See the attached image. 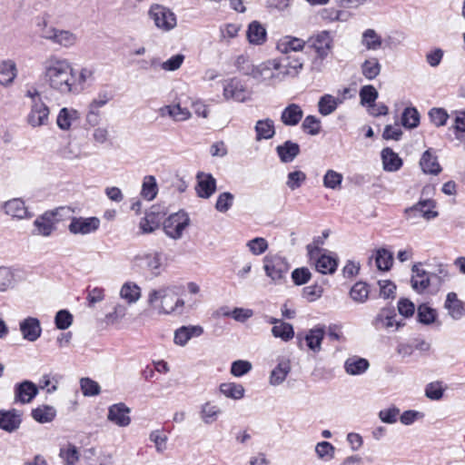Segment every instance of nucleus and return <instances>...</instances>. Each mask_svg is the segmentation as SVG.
<instances>
[{
    "mask_svg": "<svg viewBox=\"0 0 465 465\" xmlns=\"http://www.w3.org/2000/svg\"><path fill=\"white\" fill-rule=\"evenodd\" d=\"M303 116V111L296 104H289L282 113L281 120L285 125H297Z\"/></svg>",
    "mask_w": 465,
    "mask_h": 465,
    "instance_id": "25",
    "label": "nucleus"
},
{
    "mask_svg": "<svg viewBox=\"0 0 465 465\" xmlns=\"http://www.w3.org/2000/svg\"><path fill=\"white\" fill-rule=\"evenodd\" d=\"M44 77L48 85L62 94L74 92V68L66 60L50 55L43 63Z\"/></svg>",
    "mask_w": 465,
    "mask_h": 465,
    "instance_id": "1",
    "label": "nucleus"
},
{
    "mask_svg": "<svg viewBox=\"0 0 465 465\" xmlns=\"http://www.w3.org/2000/svg\"><path fill=\"white\" fill-rule=\"evenodd\" d=\"M435 207V202L432 200H421L409 209V212H420L426 220H430L438 216V212L432 211Z\"/></svg>",
    "mask_w": 465,
    "mask_h": 465,
    "instance_id": "33",
    "label": "nucleus"
},
{
    "mask_svg": "<svg viewBox=\"0 0 465 465\" xmlns=\"http://www.w3.org/2000/svg\"><path fill=\"white\" fill-rule=\"evenodd\" d=\"M420 165L425 173L439 174L441 172V167L438 163L436 156L432 155L430 150L423 153Z\"/></svg>",
    "mask_w": 465,
    "mask_h": 465,
    "instance_id": "29",
    "label": "nucleus"
},
{
    "mask_svg": "<svg viewBox=\"0 0 465 465\" xmlns=\"http://www.w3.org/2000/svg\"><path fill=\"white\" fill-rule=\"evenodd\" d=\"M37 393L38 388L34 382L24 381L15 386V401L22 404L29 403Z\"/></svg>",
    "mask_w": 465,
    "mask_h": 465,
    "instance_id": "12",
    "label": "nucleus"
},
{
    "mask_svg": "<svg viewBox=\"0 0 465 465\" xmlns=\"http://www.w3.org/2000/svg\"><path fill=\"white\" fill-rule=\"evenodd\" d=\"M272 69H274V64H272V60H268L258 65H254L250 76L258 82H262L266 79L274 77V74L272 72Z\"/></svg>",
    "mask_w": 465,
    "mask_h": 465,
    "instance_id": "35",
    "label": "nucleus"
},
{
    "mask_svg": "<svg viewBox=\"0 0 465 465\" xmlns=\"http://www.w3.org/2000/svg\"><path fill=\"white\" fill-rule=\"evenodd\" d=\"M276 152L282 163H292L300 153V145L292 141H286L276 147Z\"/></svg>",
    "mask_w": 465,
    "mask_h": 465,
    "instance_id": "19",
    "label": "nucleus"
},
{
    "mask_svg": "<svg viewBox=\"0 0 465 465\" xmlns=\"http://www.w3.org/2000/svg\"><path fill=\"white\" fill-rule=\"evenodd\" d=\"M196 193L201 198L208 199L216 190V180L210 173H198Z\"/></svg>",
    "mask_w": 465,
    "mask_h": 465,
    "instance_id": "14",
    "label": "nucleus"
},
{
    "mask_svg": "<svg viewBox=\"0 0 465 465\" xmlns=\"http://www.w3.org/2000/svg\"><path fill=\"white\" fill-rule=\"evenodd\" d=\"M252 370V363L248 361L237 360L232 363L231 373L235 377H241Z\"/></svg>",
    "mask_w": 465,
    "mask_h": 465,
    "instance_id": "60",
    "label": "nucleus"
},
{
    "mask_svg": "<svg viewBox=\"0 0 465 465\" xmlns=\"http://www.w3.org/2000/svg\"><path fill=\"white\" fill-rule=\"evenodd\" d=\"M420 123V114L414 107H407L404 109L401 116V124L406 128H415Z\"/></svg>",
    "mask_w": 465,
    "mask_h": 465,
    "instance_id": "46",
    "label": "nucleus"
},
{
    "mask_svg": "<svg viewBox=\"0 0 465 465\" xmlns=\"http://www.w3.org/2000/svg\"><path fill=\"white\" fill-rule=\"evenodd\" d=\"M48 116V106L41 99H37L32 104L31 111L27 116V122L33 127H39L47 124Z\"/></svg>",
    "mask_w": 465,
    "mask_h": 465,
    "instance_id": "10",
    "label": "nucleus"
},
{
    "mask_svg": "<svg viewBox=\"0 0 465 465\" xmlns=\"http://www.w3.org/2000/svg\"><path fill=\"white\" fill-rule=\"evenodd\" d=\"M120 295L129 303H134L140 299L141 289L137 284L134 282H125L121 288Z\"/></svg>",
    "mask_w": 465,
    "mask_h": 465,
    "instance_id": "42",
    "label": "nucleus"
},
{
    "mask_svg": "<svg viewBox=\"0 0 465 465\" xmlns=\"http://www.w3.org/2000/svg\"><path fill=\"white\" fill-rule=\"evenodd\" d=\"M247 37L251 44L262 45L266 40V30L257 21H253L249 25Z\"/></svg>",
    "mask_w": 465,
    "mask_h": 465,
    "instance_id": "31",
    "label": "nucleus"
},
{
    "mask_svg": "<svg viewBox=\"0 0 465 465\" xmlns=\"http://www.w3.org/2000/svg\"><path fill=\"white\" fill-rule=\"evenodd\" d=\"M141 193L149 201L153 200L156 196L157 183L153 176L149 175L144 178Z\"/></svg>",
    "mask_w": 465,
    "mask_h": 465,
    "instance_id": "50",
    "label": "nucleus"
},
{
    "mask_svg": "<svg viewBox=\"0 0 465 465\" xmlns=\"http://www.w3.org/2000/svg\"><path fill=\"white\" fill-rule=\"evenodd\" d=\"M203 332L201 326H183L174 332V343L184 346L192 337H198Z\"/></svg>",
    "mask_w": 465,
    "mask_h": 465,
    "instance_id": "21",
    "label": "nucleus"
},
{
    "mask_svg": "<svg viewBox=\"0 0 465 465\" xmlns=\"http://www.w3.org/2000/svg\"><path fill=\"white\" fill-rule=\"evenodd\" d=\"M306 46V41L291 35L282 37L277 44V49L282 54L302 51Z\"/></svg>",
    "mask_w": 465,
    "mask_h": 465,
    "instance_id": "20",
    "label": "nucleus"
},
{
    "mask_svg": "<svg viewBox=\"0 0 465 465\" xmlns=\"http://www.w3.org/2000/svg\"><path fill=\"white\" fill-rule=\"evenodd\" d=\"M257 142L272 139L275 134L274 122L270 119H262L256 122L254 126Z\"/></svg>",
    "mask_w": 465,
    "mask_h": 465,
    "instance_id": "23",
    "label": "nucleus"
},
{
    "mask_svg": "<svg viewBox=\"0 0 465 465\" xmlns=\"http://www.w3.org/2000/svg\"><path fill=\"white\" fill-rule=\"evenodd\" d=\"M21 415L15 411H0V428L12 432L17 430L21 424Z\"/></svg>",
    "mask_w": 465,
    "mask_h": 465,
    "instance_id": "18",
    "label": "nucleus"
},
{
    "mask_svg": "<svg viewBox=\"0 0 465 465\" xmlns=\"http://www.w3.org/2000/svg\"><path fill=\"white\" fill-rule=\"evenodd\" d=\"M60 457L64 460V465H74L79 460V453L76 447L68 444L60 450Z\"/></svg>",
    "mask_w": 465,
    "mask_h": 465,
    "instance_id": "51",
    "label": "nucleus"
},
{
    "mask_svg": "<svg viewBox=\"0 0 465 465\" xmlns=\"http://www.w3.org/2000/svg\"><path fill=\"white\" fill-rule=\"evenodd\" d=\"M350 295L355 302H365L369 296V289L367 284L361 282L355 283L351 289Z\"/></svg>",
    "mask_w": 465,
    "mask_h": 465,
    "instance_id": "53",
    "label": "nucleus"
},
{
    "mask_svg": "<svg viewBox=\"0 0 465 465\" xmlns=\"http://www.w3.org/2000/svg\"><path fill=\"white\" fill-rule=\"evenodd\" d=\"M312 277V273L308 268H297L292 272V279L296 285L307 283Z\"/></svg>",
    "mask_w": 465,
    "mask_h": 465,
    "instance_id": "63",
    "label": "nucleus"
},
{
    "mask_svg": "<svg viewBox=\"0 0 465 465\" xmlns=\"http://www.w3.org/2000/svg\"><path fill=\"white\" fill-rule=\"evenodd\" d=\"M341 182L342 175L333 170H328L323 177V185L332 190L340 188Z\"/></svg>",
    "mask_w": 465,
    "mask_h": 465,
    "instance_id": "56",
    "label": "nucleus"
},
{
    "mask_svg": "<svg viewBox=\"0 0 465 465\" xmlns=\"http://www.w3.org/2000/svg\"><path fill=\"white\" fill-rule=\"evenodd\" d=\"M161 115H169L174 121H185L191 117V113L186 108H182L179 104L165 105L161 108Z\"/></svg>",
    "mask_w": 465,
    "mask_h": 465,
    "instance_id": "37",
    "label": "nucleus"
},
{
    "mask_svg": "<svg viewBox=\"0 0 465 465\" xmlns=\"http://www.w3.org/2000/svg\"><path fill=\"white\" fill-rule=\"evenodd\" d=\"M396 313L393 309H382L376 316L374 323L377 327L391 328L396 326V329L404 325L402 322L395 321Z\"/></svg>",
    "mask_w": 465,
    "mask_h": 465,
    "instance_id": "24",
    "label": "nucleus"
},
{
    "mask_svg": "<svg viewBox=\"0 0 465 465\" xmlns=\"http://www.w3.org/2000/svg\"><path fill=\"white\" fill-rule=\"evenodd\" d=\"M148 305L158 314H182L184 301L178 298L173 288L163 286L152 290L148 294Z\"/></svg>",
    "mask_w": 465,
    "mask_h": 465,
    "instance_id": "2",
    "label": "nucleus"
},
{
    "mask_svg": "<svg viewBox=\"0 0 465 465\" xmlns=\"http://www.w3.org/2000/svg\"><path fill=\"white\" fill-rule=\"evenodd\" d=\"M149 15L154 21L155 25L162 30L169 31L176 25L174 14L163 5H152Z\"/></svg>",
    "mask_w": 465,
    "mask_h": 465,
    "instance_id": "7",
    "label": "nucleus"
},
{
    "mask_svg": "<svg viewBox=\"0 0 465 465\" xmlns=\"http://www.w3.org/2000/svg\"><path fill=\"white\" fill-rule=\"evenodd\" d=\"M337 266L338 263L336 259L324 254L317 259L315 264L316 270L322 274L333 273L336 271Z\"/></svg>",
    "mask_w": 465,
    "mask_h": 465,
    "instance_id": "43",
    "label": "nucleus"
},
{
    "mask_svg": "<svg viewBox=\"0 0 465 465\" xmlns=\"http://www.w3.org/2000/svg\"><path fill=\"white\" fill-rule=\"evenodd\" d=\"M15 281L13 272L8 267H0V292H5L12 287Z\"/></svg>",
    "mask_w": 465,
    "mask_h": 465,
    "instance_id": "59",
    "label": "nucleus"
},
{
    "mask_svg": "<svg viewBox=\"0 0 465 465\" xmlns=\"http://www.w3.org/2000/svg\"><path fill=\"white\" fill-rule=\"evenodd\" d=\"M436 311L430 307H429L427 304H420L418 307V320L420 322L423 324H430L434 322L436 319Z\"/></svg>",
    "mask_w": 465,
    "mask_h": 465,
    "instance_id": "54",
    "label": "nucleus"
},
{
    "mask_svg": "<svg viewBox=\"0 0 465 465\" xmlns=\"http://www.w3.org/2000/svg\"><path fill=\"white\" fill-rule=\"evenodd\" d=\"M342 103L340 98H335L331 94H324L322 96L318 103L319 113L322 115H329L333 113L337 106Z\"/></svg>",
    "mask_w": 465,
    "mask_h": 465,
    "instance_id": "38",
    "label": "nucleus"
},
{
    "mask_svg": "<svg viewBox=\"0 0 465 465\" xmlns=\"http://www.w3.org/2000/svg\"><path fill=\"white\" fill-rule=\"evenodd\" d=\"M78 117L76 110L63 108L59 112L56 123L60 129L68 130L71 127L72 122L78 119Z\"/></svg>",
    "mask_w": 465,
    "mask_h": 465,
    "instance_id": "40",
    "label": "nucleus"
},
{
    "mask_svg": "<svg viewBox=\"0 0 465 465\" xmlns=\"http://www.w3.org/2000/svg\"><path fill=\"white\" fill-rule=\"evenodd\" d=\"M190 224V218L187 213L180 211L171 214L163 223L165 233L174 239H180L185 228Z\"/></svg>",
    "mask_w": 465,
    "mask_h": 465,
    "instance_id": "3",
    "label": "nucleus"
},
{
    "mask_svg": "<svg viewBox=\"0 0 465 465\" xmlns=\"http://www.w3.org/2000/svg\"><path fill=\"white\" fill-rule=\"evenodd\" d=\"M223 315L231 316L237 322H244L253 315V312L251 309L234 308L232 312H223Z\"/></svg>",
    "mask_w": 465,
    "mask_h": 465,
    "instance_id": "64",
    "label": "nucleus"
},
{
    "mask_svg": "<svg viewBox=\"0 0 465 465\" xmlns=\"http://www.w3.org/2000/svg\"><path fill=\"white\" fill-rule=\"evenodd\" d=\"M131 410L124 403L113 404L108 409L107 420L119 427H126L131 423Z\"/></svg>",
    "mask_w": 465,
    "mask_h": 465,
    "instance_id": "11",
    "label": "nucleus"
},
{
    "mask_svg": "<svg viewBox=\"0 0 465 465\" xmlns=\"http://www.w3.org/2000/svg\"><path fill=\"white\" fill-rule=\"evenodd\" d=\"M22 336L28 341H35L42 333L40 321L35 317H27L19 324Z\"/></svg>",
    "mask_w": 465,
    "mask_h": 465,
    "instance_id": "13",
    "label": "nucleus"
},
{
    "mask_svg": "<svg viewBox=\"0 0 465 465\" xmlns=\"http://www.w3.org/2000/svg\"><path fill=\"white\" fill-rule=\"evenodd\" d=\"M64 208L61 207L54 211L46 212L40 217H38L34 224L37 230V233L43 236H49L54 230V220L60 211H64Z\"/></svg>",
    "mask_w": 465,
    "mask_h": 465,
    "instance_id": "15",
    "label": "nucleus"
},
{
    "mask_svg": "<svg viewBox=\"0 0 465 465\" xmlns=\"http://www.w3.org/2000/svg\"><path fill=\"white\" fill-rule=\"evenodd\" d=\"M375 262L380 271H389L393 262L392 253L384 248L379 249L376 253Z\"/></svg>",
    "mask_w": 465,
    "mask_h": 465,
    "instance_id": "45",
    "label": "nucleus"
},
{
    "mask_svg": "<svg viewBox=\"0 0 465 465\" xmlns=\"http://www.w3.org/2000/svg\"><path fill=\"white\" fill-rule=\"evenodd\" d=\"M76 41L77 36L71 31L57 29L53 43L60 46L68 48L74 45Z\"/></svg>",
    "mask_w": 465,
    "mask_h": 465,
    "instance_id": "44",
    "label": "nucleus"
},
{
    "mask_svg": "<svg viewBox=\"0 0 465 465\" xmlns=\"http://www.w3.org/2000/svg\"><path fill=\"white\" fill-rule=\"evenodd\" d=\"M344 368L351 375H359L363 373L369 368V361L366 359L357 356L346 360Z\"/></svg>",
    "mask_w": 465,
    "mask_h": 465,
    "instance_id": "34",
    "label": "nucleus"
},
{
    "mask_svg": "<svg viewBox=\"0 0 465 465\" xmlns=\"http://www.w3.org/2000/svg\"><path fill=\"white\" fill-rule=\"evenodd\" d=\"M223 94L225 100L244 103L251 100L252 92L242 84L241 80L233 77L224 82Z\"/></svg>",
    "mask_w": 465,
    "mask_h": 465,
    "instance_id": "5",
    "label": "nucleus"
},
{
    "mask_svg": "<svg viewBox=\"0 0 465 465\" xmlns=\"http://www.w3.org/2000/svg\"><path fill=\"white\" fill-rule=\"evenodd\" d=\"M80 386L84 396H96L101 391L100 385L95 381L87 377L80 380Z\"/></svg>",
    "mask_w": 465,
    "mask_h": 465,
    "instance_id": "55",
    "label": "nucleus"
},
{
    "mask_svg": "<svg viewBox=\"0 0 465 465\" xmlns=\"http://www.w3.org/2000/svg\"><path fill=\"white\" fill-rule=\"evenodd\" d=\"M325 334L324 326L311 329L305 335L306 344L310 350L318 352L322 349V341Z\"/></svg>",
    "mask_w": 465,
    "mask_h": 465,
    "instance_id": "28",
    "label": "nucleus"
},
{
    "mask_svg": "<svg viewBox=\"0 0 465 465\" xmlns=\"http://www.w3.org/2000/svg\"><path fill=\"white\" fill-rule=\"evenodd\" d=\"M381 159L383 168L388 172H396L402 165V160L399 155L392 151V149L387 147L381 151Z\"/></svg>",
    "mask_w": 465,
    "mask_h": 465,
    "instance_id": "27",
    "label": "nucleus"
},
{
    "mask_svg": "<svg viewBox=\"0 0 465 465\" xmlns=\"http://www.w3.org/2000/svg\"><path fill=\"white\" fill-rule=\"evenodd\" d=\"M306 46L320 56H328L333 48V38L329 31H322L306 41Z\"/></svg>",
    "mask_w": 465,
    "mask_h": 465,
    "instance_id": "6",
    "label": "nucleus"
},
{
    "mask_svg": "<svg viewBox=\"0 0 465 465\" xmlns=\"http://www.w3.org/2000/svg\"><path fill=\"white\" fill-rule=\"evenodd\" d=\"M302 128L311 135H316L321 130V121L313 115H308L302 122Z\"/></svg>",
    "mask_w": 465,
    "mask_h": 465,
    "instance_id": "57",
    "label": "nucleus"
},
{
    "mask_svg": "<svg viewBox=\"0 0 465 465\" xmlns=\"http://www.w3.org/2000/svg\"><path fill=\"white\" fill-rule=\"evenodd\" d=\"M99 226L100 220L97 217H74L68 229L74 234H87L95 232Z\"/></svg>",
    "mask_w": 465,
    "mask_h": 465,
    "instance_id": "9",
    "label": "nucleus"
},
{
    "mask_svg": "<svg viewBox=\"0 0 465 465\" xmlns=\"http://www.w3.org/2000/svg\"><path fill=\"white\" fill-rule=\"evenodd\" d=\"M378 92L372 85H365L360 90V98L361 104H368L370 108L376 106L375 101L378 98Z\"/></svg>",
    "mask_w": 465,
    "mask_h": 465,
    "instance_id": "48",
    "label": "nucleus"
},
{
    "mask_svg": "<svg viewBox=\"0 0 465 465\" xmlns=\"http://www.w3.org/2000/svg\"><path fill=\"white\" fill-rule=\"evenodd\" d=\"M33 419L39 423L51 422L56 416V411L53 406L41 405L32 410Z\"/></svg>",
    "mask_w": 465,
    "mask_h": 465,
    "instance_id": "32",
    "label": "nucleus"
},
{
    "mask_svg": "<svg viewBox=\"0 0 465 465\" xmlns=\"http://www.w3.org/2000/svg\"><path fill=\"white\" fill-rule=\"evenodd\" d=\"M263 269L268 277L274 282H280L287 274L290 265L281 256H266L263 259Z\"/></svg>",
    "mask_w": 465,
    "mask_h": 465,
    "instance_id": "4",
    "label": "nucleus"
},
{
    "mask_svg": "<svg viewBox=\"0 0 465 465\" xmlns=\"http://www.w3.org/2000/svg\"><path fill=\"white\" fill-rule=\"evenodd\" d=\"M274 64V70L279 72L282 76L295 77L303 68V63L295 57L287 55L279 59H272Z\"/></svg>",
    "mask_w": 465,
    "mask_h": 465,
    "instance_id": "8",
    "label": "nucleus"
},
{
    "mask_svg": "<svg viewBox=\"0 0 465 465\" xmlns=\"http://www.w3.org/2000/svg\"><path fill=\"white\" fill-rule=\"evenodd\" d=\"M233 195L231 193L225 192L218 196L215 203V209L221 213H226L232 205Z\"/></svg>",
    "mask_w": 465,
    "mask_h": 465,
    "instance_id": "61",
    "label": "nucleus"
},
{
    "mask_svg": "<svg viewBox=\"0 0 465 465\" xmlns=\"http://www.w3.org/2000/svg\"><path fill=\"white\" fill-rule=\"evenodd\" d=\"M306 174L302 171H293L288 173L286 185L292 191L299 189L306 181Z\"/></svg>",
    "mask_w": 465,
    "mask_h": 465,
    "instance_id": "52",
    "label": "nucleus"
},
{
    "mask_svg": "<svg viewBox=\"0 0 465 465\" xmlns=\"http://www.w3.org/2000/svg\"><path fill=\"white\" fill-rule=\"evenodd\" d=\"M247 247L253 255H260L268 249V242L262 237H256L247 242Z\"/></svg>",
    "mask_w": 465,
    "mask_h": 465,
    "instance_id": "58",
    "label": "nucleus"
},
{
    "mask_svg": "<svg viewBox=\"0 0 465 465\" xmlns=\"http://www.w3.org/2000/svg\"><path fill=\"white\" fill-rule=\"evenodd\" d=\"M134 261L137 262V265L146 268L154 275H158L160 273L159 270L162 265L161 252H155L152 253L137 255L135 256Z\"/></svg>",
    "mask_w": 465,
    "mask_h": 465,
    "instance_id": "16",
    "label": "nucleus"
},
{
    "mask_svg": "<svg viewBox=\"0 0 465 465\" xmlns=\"http://www.w3.org/2000/svg\"><path fill=\"white\" fill-rule=\"evenodd\" d=\"M220 391L233 400H240L244 396V388L242 384L234 382H224L220 385Z\"/></svg>",
    "mask_w": 465,
    "mask_h": 465,
    "instance_id": "41",
    "label": "nucleus"
},
{
    "mask_svg": "<svg viewBox=\"0 0 465 465\" xmlns=\"http://www.w3.org/2000/svg\"><path fill=\"white\" fill-rule=\"evenodd\" d=\"M291 371V363L288 360L281 361L272 370L270 376V383L272 385H279L286 379Z\"/></svg>",
    "mask_w": 465,
    "mask_h": 465,
    "instance_id": "30",
    "label": "nucleus"
},
{
    "mask_svg": "<svg viewBox=\"0 0 465 465\" xmlns=\"http://www.w3.org/2000/svg\"><path fill=\"white\" fill-rule=\"evenodd\" d=\"M54 322L58 329L65 330L72 324L73 316L69 312L61 310L56 313Z\"/></svg>",
    "mask_w": 465,
    "mask_h": 465,
    "instance_id": "62",
    "label": "nucleus"
},
{
    "mask_svg": "<svg viewBox=\"0 0 465 465\" xmlns=\"http://www.w3.org/2000/svg\"><path fill=\"white\" fill-rule=\"evenodd\" d=\"M444 307L448 310L449 315L453 320H460L465 315L464 302L458 299L455 292L448 293Z\"/></svg>",
    "mask_w": 465,
    "mask_h": 465,
    "instance_id": "17",
    "label": "nucleus"
},
{
    "mask_svg": "<svg viewBox=\"0 0 465 465\" xmlns=\"http://www.w3.org/2000/svg\"><path fill=\"white\" fill-rule=\"evenodd\" d=\"M5 213L13 218L24 219L29 216L25 203L18 198L9 200L4 204Z\"/></svg>",
    "mask_w": 465,
    "mask_h": 465,
    "instance_id": "22",
    "label": "nucleus"
},
{
    "mask_svg": "<svg viewBox=\"0 0 465 465\" xmlns=\"http://www.w3.org/2000/svg\"><path fill=\"white\" fill-rule=\"evenodd\" d=\"M17 75L16 64L13 60H5L0 64V84L10 85Z\"/></svg>",
    "mask_w": 465,
    "mask_h": 465,
    "instance_id": "26",
    "label": "nucleus"
},
{
    "mask_svg": "<svg viewBox=\"0 0 465 465\" xmlns=\"http://www.w3.org/2000/svg\"><path fill=\"white\" fill-rule=\"evenodd\" d=\"M221 410L217 406L212 405L210 402H206L202 406L200 414L204 423L211 424L216 420Z\"/></svg>",
    "mask_w": 465,
    "mask_h": 465,
    "instance_id": "49",
    "label": "nucleus"
},
{
    "mask_svg": "<svg viewBox=\"0 0 465 465\" xmlns=\"http://www.w3.org/2000/svg\"><path fill=\"white\" fill-rule=\"evenodd\" d=\"M381 65L376 57L366 59L361 65L362 75L368 80L375 79L381 73Z\"/></svg>",
    "mask_w": 465,
    "mask_h": 465,
    "instance_id": "36",
    "label": "nucleus"
},
{
    "mask_svg": "<svg viewBox=\"0 0 465 465\" xmlns=\"http://www.w3.org/2000/svg\"><path fill=\"white\" fill-rule=\"evenodd\" d=\"M272 333L275 338H280L284 341L292 340L294 336V331L292 324L288 322H281L272 329Z\"/></svg>",
    "mask_w": 465,
    "mask_h": 465,
    "instance_id": "47",
    "label": "nucleus"
},
{
    "mask_svg": "<svg viewBox=\"0 0 465 465\" xmlns=\"http://www.w3.org/2000/svg\"><path fill=\"white\" fill-rule=\"evenodd\" d=\"M361 44L367 50H378L382 45V39L375 30L367 29L362 34Z\"/></svg>",
    "mask_w": 465,
    "mask_h": 465,
    "instance_id": "39",
    "label": "nucleus"
}]
</instances>
